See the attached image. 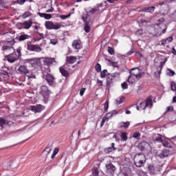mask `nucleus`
<instances>
[{
	"label": "nucleus",
	"mask_w": 176,
	"mask_h": 176,
	"mask_svg": "<svg viewBox=\"0 0 176 176\" xmlns=\"http://www.w3.org/2000/svg\"><path fill=\"white\" fill-rule=\"evenodd\" d=\"M108 53H109L111 56H113L115 54V50H113V48L111 47H108Z\"/></svg>",
	"instance_id": "46"
},
{
	"label": "nucleus",
	"mask_w": 176,
	"mask_h": 176,
	"mask_svg": "<svg viewBox=\"0 0 176 176\" xmlns=\"http://www.w3.org/2000/svg\"><path fill=\"white\" fill-rule=\"evenodd\" d=\"M5 58L7 60V61H8V63L13 64V63L18 61L19 58L17 56V53L14 52L12 54H10L9 55L6 56Z\"/></svg>",
	"instance_id": "6"
},
{
	"label": "nucleus",
	"mask_w": 176,
	"mask_h": 176,
	"mask_svg": "<svg viewBox=\"0 0 176 176\" xmlns=\"http://www.w3.org/2000/svg\"><path fill=\"white\" fill-rule=\"evenodd\" d=\"M86 91V88H82L80 91V96L81 97L85 94V92Z\"/></svg>",
	"instance_id": "59"
},
{
	"label": "nucleus",
	"mask_w": 176,
	"mask_h": 176,
	"mask_svg": "<svg viewBox=\"0 0 176 176\" xmlns=\"http://www.w3.org/2000/svg\"><path fill=\"white\" fill-rule=\"evenodd\" d=\"M106 168H107V173L110 174L111 175L114 174L115 170H116V168L115 167V166H113V164H112L111 163L106 165Z\"/></svg>",
	"instance_id": "13"
},
{
	"label": "nucleus",
	"mask_w": 176,
	"mask_h": 176,
	"mask_svg": "<svg viewBox=\"0 0 176 176\" xmlns=\"http://www.w3.org/2000/svg\"><path fill=\"white\" fill-rule=\"evenodd\" d=\"M172 2H175V0H167V1H164L160 3H159L157 6H164L165 8L168 7V3H172Z\"/></svg>",
	"instance_id": "20"
},
{
	"label": "nucleus",
	"mask_w": 176,
	"mask_h": 176,
	"mask_svg": "<svg viewBox=\"0 0 176 176\" xmlns=\"http://www.w3.org/2000/svg\"><path fill=\"white\" fill-rule=\"evenodd\" d=\"M162 145L165 146V148H170L171 146V144L166 141L162 142Z\"/></svg>",
	"instance_id": "49"
},
{
	"label": "nucleus",
	"mask_w": 176,
	"mask_h": 176,
	"mask_svg": "<svg viewBox=\"0 0 176 176\" xmlns=\"http://www.w3.org/2000/svg\"><path fill=\"white\" fill-rule=\"evenodd\" d=\"M173 111H174V107H173V106L167 107L166 112H173Z\"/></svg>",
	"instance_id": "57"
},
{
	"label": "nucleus",
	"mask_w": 176,
	"mask_h": 176,
	"mask_svg": "<svg viewBox=\"0 0 176 176\" xmlns=\"http://www.w3.org/2000/svg\"><path fill=\"white\" fill-rule=\"evenodd\" d=\"M130 126V122H121L120 124V126L121 129H129V126Z\"/></svg>",
	"instance_id": "30"
},
{
	"label": "nucleus",
	"mask_w": 176,
	"mask_h": 176,
	"mask_svg": "<svg viewBox=\"0 0 176 176\" xmlns=\"http://www.w3.org/2000/svg\"><path fill=\"white\" fill-rule=\"evenodd\" d=\"M45 152H46L47 155H49V153H50V152H52V148H50V147H47V148L43 151V153H45Z\"/></svg>",
	"instance_id": "52"
},
{
	"label": "nucleus",
	"mask_w": 176,
	"mask_h": 176,
	"mask_svg": "<svg viewBox=\"0 0 176 176\" xmlns=\"http://www.w3.org/2000/svg\"><path fill=\"white\" fill-rule=\"evenodd\" d=\"M155 9H156V7L155 6L145 7L142 10H140V12H144L147 13H153V12H155Z\"/></svg>",
	"instance_id": "19"
},
{
	"label": "nucleus",
	"mask_w": 176,
	"mask_h": 176,
	"mask_svg": "<svg viewBox=\"0 0 176 176\" xmlns=\"http://www.w3.org/2000/svg\"><path fill=\"white\" fill-rule=\"evenodd\" d=\"M118 148L115 147V143H111V146L107 147L104 149V153L107 155L113 152L114 151H117Z\"/></svg>",
	"instance_id": "15"
},
{
	"label": "nucleus",
	"mask_w": 176,
	"mask_h": 176,
	"mask_svg": "<svg viewBox=\"0 0 176 176\" xmlns=\"http://www.w3.org/2000/svg\"><path fill=\"white\" fill-rule=\"evenodd\" d=\"M60 151V148H55L53 151V154L56 155L57 153H58V152Z\"/></svg>",
	"instance_id": "61"
},
{
	"label": "nucleus",
	"mask_w": 176,
	"mask_h": 176,
	"mask_svg": "<svg viewBox=\"0 0 176 176\" xmlns=\"http://www.w3.org/2000/svg\"><path fill=\"white\" fill-rule=\"evenodd\" d=\"M170 89L173 90V91H175L176 90V84L175 82L173 81L170 83Z\"/></svg>",
	"instance_id": "43"
},
{
	"label": "nucleus",
	"mask_w": 176,
	"mask_h": 176,
	"mask_svg": "<svg viewBox=\"0 0 176 176\" xmlns=\"http://www.w3.org/2000/svg\"><path fill=\"white\" fill-rule=\"evenodd\" d=\"M109 65H111V67H113L114 68H118L119 66L118 65L117 62H113L111 60H109Z\"/></svg>",
	"instance_id": "36"
},
{
	"label": "nucleus",
	"mask_w": 176,
	"mask_h": 176,
	"mask_svg": "<svg viewBox=\"0 0 176 176\" xmlns=\"http://www.w3.org/2000/svg\"><path fill=\"white\" fill-rule=\"evenodd\" d=\"M168 75L169 76H174V75H175V72L173 70H169Z\"/></svg>",
	"instance_id": "62"
},
{
	"label": "nucleus",
	"mask_w": 176,
	"mask_h": 176,
	"mask_svg": "<svg viewBox=\"0 0 176 176\" xmlns=\"http://www.w3.org/2000/svg\"><path fill=\"white\" fill-rule=\"evenodd\" d=\"M83 45H82V41L80 40H74L72 43V47L75 49L76 50H79L82 49Z\"/></svg>",
	"instance_id": "14"
},
{
	"label": "nucleus",
	"mask_w": 176,
	"mask_h": 176,
	"mask_svg": "<svg viewBox=\"0 0 176 176\" xmlns=\"http://www.w3.org/2000/svg\"><path fill=\"white\" fill-rule=\"evenodd\" d=\"M107 119H108L107 118V116H105L104 118H103V119L102 120L101 122H100V127H102V126H104L105 121L107 120Z\"/></svg>",
	"instance_id": "55"
},
{
	"label": "nucleus",
	"mask_w": 176,
	"mask_h": 176,
	"mask_svg": "<svg viewBox=\"0 0 176 176\" xmlns=\"http://www.w3.org/2000/svg\"><path fill=\"white\" fill-rule=\"evenodd\" d=\"M168 156H170V151L168 150H164L156 153V157L159 159H164V157H167Z\"/></svg>",
	"instance_id": "11"
},
{
	"label": "nucleus",
	"mask_w": 176,
	"mask_h": 176,
	"mask_svg": "<svg viewBox=\"0 0 176 176\" xmlns=\"http://www.w3.org/2000/svg\"><path fill=\"white\" fill-rule=\"evenodd\" d=\"M82 20L84 22V31L86 32V34H89L91 30V28H90V21H87V14L85 16L83 15L82 16Z\"/></svg>",
	"instance_id": "7"
},
{
	"label": "nucleus",
	"mask_w": 176,
	"mask_h": 176,
	"mask_svg": "<svg viewBox=\"0 0 176 176\" xmlns=\"http://www.w3.org/2000/svg\"><path fill=\"white\" fill-rule=\"evenodd\" d=\"M138 174L140 176H148V173H146V172H144L142 170L139 171Z\"/></svg>",
	"instance_id": "54"
},
{
	"label": "nucleus",
	"mask_w": 176,
	"mask_h": 176,
	"mask_svg": "<svg viewBox=\"0 0 176 176\" xmlns=\"http://www.w3.org/2000/svg\"><path fill=\"white\" fill-rule=\"evenodd\" d=\"M49 6H51V8L50 10H47L45 12L46 13H52L53 10H54V8L52 6V4H49Z\"/></svg>",
	"instance_id": "60"
},
{
	"label": "nucleus",
	"mask_w": 176,
	"mask_h": 176,
	"mask_svg": "<svg viewBox=\"0 0 176 176\" xmlns=\"http://www.w3.org/2000/svg\"><path fill=\"white\" fill-rule=\"evenodd\" d=\"M95 69L96 72H101V65H100V63H96Z\"/></svg>",
	"instance_id": "41"
},
{
	"label": "nucleus",
	"mask_w": 176,
	"mask_h": 176,
	"mask_svg": "<svg viewBox=\"0 0 176 176\" xmlns=\"http://www.w3.org/2000/svg\"><path fill=\"white\" fill-rule=\"evenodd\" d=\"M32 25V20H28L23 23H19L17 24L18 28L19 30L24 29V30H30L31 28V26Z\"/></svg>",
	"instance_id": "5"
},
{
	"label": "nucleus",
	"mask_w": 176,
	"mask_h": 176,
	"mask_svg": "<svg viewBox=\"0 0 176 176\" xmlns=\"http://www.w3.org/2000/svg\"><path fill=\"white\" fill-rule=\"evenodd\" d=\"M153 103L152 102V96H148L144 102H140L139 106H137L138 111H145L146 108H152Z\"/></svg>",
	"instance_id": "2"
},
{
	"label": "nucleus",
	"mask_w": 176,
	"mask_h": 176,
	"mask_svg": "<svg viewBox=\"0 0 176 176\" xmlns=\"http://www.w3.org/2000/svg\"><path fill=\"white\" fill-rule=\"evenodd\" d=\"M31 111L35 113H41L42 111H45V107L42 106V104L31 106Z\"/></svg>",
	"instance_id": "12"
},
{
	"label": "nucleus",
	"mask_w": 176,
	"mask_h": 176,
	"mask_svg": "<svg viewBox=\"0 0 176 176\" xmlns=\"http://www.w3.org/2000/svg\"><path fill=\"white\" fill-rule=\"evenodd\" d=\"M119 0H107L104 1L105 5H107V2H109V3H115V2H118Z\"/></svg>",
	"instance_id": "56"
},
{
	"label": "nucleus",
	"mask_w": 176,
	"mask_h": 176,
	"mask_svg": "<svg viewBox=\"0 0 176 176\" xmlns=\"http://www.w3.org/2000/svg\"><path fill=\"white\" fill-rule=\"evenodd\" d=\"M31 38V36L28 34H21L19 37V42H23V41H25L26 39H30Z\"/></svg>",
	"instance_id": "26"
},
{
	"label": "nucleus",
	"mask_w": 176,
	"mask_h": 176,
	"mask_svg": "<svg viewBox=\"0 0 176 176\" xmlns=\"http://www.w3.org/2000/svg\"><path fill=\"white\" fill-rule=\"evenodd\" d=\"M98 174H100V171L98 168H94L92 170V175L93 176H98Z\"/></svg>",
	"instance_id": "38"
},
{
	"label": "nucleus",
	"mask_w": 176,
	"mask_h": 176,
	"mask_svg": "<svg viewBox=\"0 0 176 176\" xmlns=\"http://www.w3.org/2000/svg\"><path fill=\"white\" fill-rule=\"evenodd\" d=\"M163 69V65L162 63H160V68L157 69V72L154 73V76L155 78H160V74H162V69Z\"/></svg>",
	"instance_id": "24"
},
{
	"label": "nucleus",
	"mask_w": 176,
	"mask_h": 176,
	"mask_svg": "<svg viewBox=\"0 0 176 176\" xmlns=\"http://www.w3.org/2000/svg\"><path fill=\"white\" fill-rule=\"evenodd\" d=\"M19 72H20L21 75H27L30 74V70L27 68L25 65H21L18 69Z\"/></svg>",
	"instance_id": "16"
},
{
	"label": "nucleus",
	"mask_w": 176,
	"mask_h": 176,
	"mask_svg": "<svg viewBox=\"0 0 176 176\" xmlns=\"http://www.w3.org/2000/svg\"><path fill=\"white\" fill-rule=\"evenodd\" d=\"M127 82L131 83V85H134V83H135V78H134V75L130 74Z\"/></svg>",
	"instance_id": "28"
},
{
	"label": "nucleus",
	"mask_w": 176,
	"mask_h": 176,
	"mask_svg": "<svg viewBox=\"0 0 176 176\" xmlns=\"http://www.w3.org/2000/svg\"><path fill=\"white\" fill-rule=\"evenodd\" d=\"M59 70H60L61 75H63V76H65V78H68V76H69V72H68V71H67L64 68V66L62 67H60Z\"/></svg>",
	"instance_id": "23"
},
{
	"label": "nucleus",
	"mask_w": 176,
	"mask_h": 176,
	"mask_svg": "<svg viewBox=\"0 0 176 176\" xmlns=\"http://www.w3.org/2000/svg\"><path fill=\"white\" fill-rule=\"evenodd\" d=\"M76 60L77 58L75 56L67 57V61L69 64H74V63H76Z\"/></svg>",
	"instance_id": "27"
},
{
	"label": "nucleus",
	"mask_w": 176,
	"mask_h": 176,
	"mask_svg": "<svg viewBox=\"0 0 176 176\" xmlns=\"http://www.w3.org/2000/svg\"><path fill=\"white\" fill-rule=\"evenodd\" d=\"M115 115H118V112L113 110L111 112L107 113L106 114V118H107V120H109V119H111V118L113 116H115Z\"/></svg>",
	"instance_id": "25"
},
{
	"label": "nucleus",
	"mask_w": 176,
	"mask_h": 176,
	"mask_svg": "<svg viewBox=\"0 0 176 176\" xmlns=\"http://www.w3.org/2000/svg\"><path fill=\"white\" fill-rule=\"evenodd\" d=\"M108 108H109V102L107 100L104 104V112H107V111H108Z\"/></svg>",
	"instance_id": "42"
},
{
	"label": "nucleus",
	"mask_w": 176,
	"mask_h": 176,
	"mask_svg": "<svg viewBox=\"0 0 176 176\" xmlns=\"http://www.w3.org/2000/svg\"><path fill=\"white\" fill-rule=\"evenodd\" d=\"M148 143L146 142H142L140 144V146L143 147V149L145 148V145H146Z\"/></svg>",
	"instance_id": "64"
},
{
	"label": "nucleus",
	"mask_w": 176,
	"mask_h": 176,
	"mask_svg": "<svg viewBox=\"0 0 176 176\" xmlns=\"http://www.w3.org/2000/svg\"><path fill=\"white\" fill-rule=\"evenodd\" d=\"M33 52H36L37 53H39L42 52V48L38 45H34Z\"/></svg>",
	"instance_id": "32"
},
{
	"label": "nucleus",
	"mask_w": 176,
	"mask_h": 176,
	"mask_svg": "<svg viewBox=\"0 0 176 176\" xmlns=\"http://www.w3.org/2000/svg\"><path fill=\"white\" fill-rule=\"evenodd\" d=\"M40 94L43 97V101L44 104H47V101H49L50 97V90H49V87L46 85H42L41 87Z\"/></svg>",
	"instance_id": "3"
},
{
	"label": "nucleus",
	"mask_w": 176,
	"mask_h": 176,
	"mask_svg": "<svg viewBox=\"0 0 176 176\" xmlns=\"http://www.w3.org/2000/svg\"><path fill=\"white\" fill-rule=\"evenodd\" d=\"M13 45H14V40L11 41H6L2 47V50H12Z\"/></svg>",
	"instance_id": "9"
},
{
	"label": "nucleus",
	"mask_w": 176,
	"mask_h": 176,
	"mask_svg": "<svg viewBox=\"0 0 176 176\" xmlns=\"http://www.w3.org/2000/svg\"><path fill=\"white\" fill-rule=\"evenodd\" d=\"M17 3H19V5H24V3H25V0H17Z\"/></svg>",
	"instance_id": "63"
},
{
	"label": "nucleus",
	"mask_w": 176,
	"mask_h": 176,
	"mask_svg": "<svg viewBox=\"0 0 176 176\" xmlns=\"http://www.w3.org/2000/svg\"><path fill=\"white\" fill-rule=\"evenodd\" d=\"M8 120L3 118H0V126L3 127V124H6Z\"/></svg>",
	"instance_id": "35"
},
{
	"label": "nucleus",
	"mask_w": 176,
	"mask_h": 176,
	"mask_svg": "<svg viewBox=\"0 0 176 176\" xmlns=\"http://www.w3.org/2000/svg\"><path fill=\"white\" fill-rule=\"evenodd\" d=\"M129 74L133 75L136 79H141L142 78V74L140 73V68L138 67L131 69L129 71Z\"/></svg>",
	"instance_id": "8"
},
{
	"label": "nucleus",
	"mask_w": 176,
	"mask_h": 176,
	"mask_svg": "<svg viewBox=\"0 0 176 176\" xmlns=\"http://www.w3.org/2000/svg\"><path fill=\"white\" fill-rule=\"evenodd\" d=\"M71 14L69 15H60V17L62 20H66V19H68Z\"/></svg>",
	"instance_id": "58"
},
{
	"label": "nucleus",
	"mask_w": 176,
	"mask_h": 176,
	"mask_svg": "<svg viewBox=\"0 0 176 176\" xmlns=\"http://www.w3.org/2000/svg\"><path fill=\"white\" fill-rule=\"evenodd\" d=\"M31 16V13L30 12H26L23 14V19H27V17H30Z\"/></svg>",
	"instance_id": "51"
},
{
	"label": "nucleus",
	"mask_w": 176,
	"mask_h": 176,
	"mask_svg": "<svg viewBox=\"0 0 176 176\" xmlns=\"http://www.w3.org/2000/svg\"><path fill=\"white\" fill-rule=\"evenodd\" d=\"M26 61L31 64V65H38L41 64V59L38 58H33L30 59H27Z\"/></svg>",
	"instance_id": "18"
},
{
	"label": "nucleus",
	"mask_w": 176,
	"mask_h": 176,
	"mask_svg": "<svg viewBox=\"0 0 176 176\" xmlns=\"http://www.w3.org/2000/svg\"><path fill=\"white\" fill-rule=\"evenodd\" d=\"M45 27L46 30H60L61 28V23L47 21L45 23Z\"/></svg>",
	"instance_id": "4"
},
{
	"label": "nucleus",
	"mask_w": 176,
	"mask_h": 176,
	"mask_svg": "<svg viewBox=\"0 0 176 176\" xmlns=\"http://www.w3.org/2000/svg\"><path fill=\"white\" fill-rule=\"evenodd\" d=\"M58 42V40L57 39V38L50 40L51 45H57Z\"/></svg>",
	"instance_id": "47"
},
{
	"label": "nucleus",
	"mask_w": 176,
	"mask_h": 176,
	"mask_svg": "<svg viewBox=\"0 0 176 176\" xmlns=\"http://www.w3.org/2000/svg\"><path fill=\"white\" fill-rule=\"evenodd\" d=\"M133 138H136V140H140L141 137V133L140 132H135L133 135Z\"/></svg>",
	"instance_id": "40"
},
{
	"label": "nucleus",
	"mask_w": 176,
	"mask_h": 176,
	"mask_svg": "<svg viewBox=\"0 0 176 176\" xmlns=\"http://www.w3.org/2000/svg\"><path fill=\"white\" fill-rule=\"evenodd\" d=\"M43 63L45 65H47V67H49L52 65L53 63H56V59L54 58L45 57L43 58Z\"/></svg>",
	"instance_id": "17"
},
{
	"label": "nucleus",
	"mask_w": 176,
	"mask_h": 176,
	"mask_svg": "<svg viewBox=\"0 0 176 176\" xmlns=\"http://www.w3.org/2000/svg\"><path fill=\"white\" fill-rule=\"evenodd\" d=\"M16 56H18L19 58H20V57H21V48L19 47L16 50Z\"/></svg>",
	"instance_id": "50"
},
{
	"label": "nucleus",
	"mask_w": 176,
	"mask_h": 176,
	"mask_svg": "<svg viewBox=\"0 0 176 176\" xmlns=\"http://www.w3.org/2000/svg\"><path fill=\"white\" fill-rule=\"evenodd\" d=\"M35 45H32L30 41L27 43V49L29 52H33Z\"/></svg>",
	"instance_id": "29"
},
{
	"label": "nucleus",
	"mask_w": 176,
	"mask_h": 176,
	"mask_svg": "<svg viewBox=\"0 0 176 176\" xmlns=\"http://www.w3.org/2000/svg\"><path fill=\"white\" fill-rule=\"evenodd\" d=\"M133 162L137 167H143L146 163V157L144 153H138L133 157Z\"/></svg>",
	"instance_id": "1"
},
{
	"label": "nucleus",
	"mask_w": 176,
	"mask_h": 176,
	"mask_svg": "<svg viewBox=\"0 0 176 176\" xmlns=\"http://www.w3.org/2000/svg\"><path fill=\"white\" fill-rule=\"evenodd\" d=\"M39 35V37L36 38V42H39V41H41V39H45V36L43 34L38 33Z\"/></svg>",
	"instance_id": "45"
},
{
	"label": "nucleus",
	"mask_w": 176,
	"mask_h": 176,
	"mask_svg": "<svg viewBox=\"0 0 176 176\" xmlns=\"http://www.w3.org/2000/svg\"><path fill=\"white\" fill-rule=\"evenodd\" d=\"M120 138L122 141H127V133H124V132H121L120 134Z\"/></svg>",
	"instance_id": "33"
},
{
	"label": "nucleus",
	"mask_w": 176,
	"mask_h": 176,
	"mask_svg": "<svg viewBox=\"0 0 176 176\" xmlns=\"http://www.w3.org/2000/svg\"><path fill=\"white\" fill-rule=\"evenodd\" d=\"M123 100H124V97L122 96L119 99L116 100L115 103L116 105H120L123 102Z\"/></svg>",
	"instance_id": "34"
},
{
	"label": "nucleus",
	"mask_w": 176,
	"mask_h": 176,
	"mask_svg": "<svg viewBox=\"0 0 176 176\" xmlns=\"http://www.w3.org/2000/svg\"><path fill=\"white\" fill-rule=\"evenodd\" d=\"M44 79L50 86H53V85H54V76H53V75L47 74L45 76H44Z\"/></svg>",
	"instance_id": "10"
},
{
	"label": "nucleus",
	"mask_w": 176,
	"mask_h": 176,
	"mask_svg": "<svg viewBox=\"0 0 176 176\" xmlns=\"http://www.w3.org/2000/svg\"><path fill=\"white\" fill-rule=\"evenodd\" d=\"M111 85H113V78L112 77H110V76H108L107 77V83H106L107 89H111Z\"/></svg>",
	"instance_id": "21"
},
{
	"label": "nucleus",
	"mask_w": 176,
	"mask_h": 176,
	"mask_svg": "<svg viewBox=\"0 0 176 176\" xmlns=\"http://www.w3.org/2000/svg\"><path fill=\"white\" fill-rule=\"evenodd\" d=\"M107 74H108V70L104 69L100 72V78H104L107 76Z\"/></svg>",
	"instance_id": "37"
},
{
	"label": "nucleus",
	"mask_w": 176,
	"mask_h": 176,
	"mask_svg": "<svg viewBox=\"0 0 176 176\" xmlns=\"http://www.w3.org/2000/svg\"><path fill=\"white\" fill-rule=\"evenodd\" d=\"M121 87L123 89V90H126L129 89V85H127V82H124L123 83L121 84Z\"/></svg>",
	"instance_id": "44"
},
{
	"label": "nucleus",
	"mask_w": 176,
	"mask_h": 176,
	"mask_svg": "<svg viewBox=\"0 0 176 176\" xmlns=\"http://www.w3.org/2000/svg\"><path fill=\"white\" fill-rule=\"evenodd\" d=\"M96 12H98V9H97V8H92L91 10H90L89 11V13H90L91 14H94V13H96Z\"/></svg>",
	"instance_id": "53"
},
{
	"label": "nucleus",
	"mask_w": 176,
	"mask_h": 176,
	"mask_svg": "<svg viewBox=\"0 0 176 176\" xmlns=\"http://www.w3.org/2000/svg\"><path fill=\"white\" fill-rule=\"evenodd\" d=\"M119 75H120V73L119 72H115L113 74H109L108 76H110L111 78H112L113 79V78H116V76H119Z\"/></svg>",
	"instance_id": "39"
},
{
	"label": "nucleus",
	"mask_w": 176,
	"mask_h": 176,
	"mask_svg": "<svg viewBox=\"0 0 176 176\" xmlns=\"http://www.w3.org/2000/svg\"><path fill=\"white\" fill-rule=\"evenodd\" d=\"M37 14L40 17H43V19H45V20H50V19H52V14L38 12Z\"/></svg>",
	"instance_id": "22"
},
{
	"label": "nucleus",
	"mask_w": 176,
	"mask_h": 176,
	"mask_svg": "<svg viewBox=\"0 0 176 176\" xmlns=\"http://www.w3.org/2000/svg\"><path fill=\"white\" fill-rule=\"evenodd\" d=\"M148 171L150 174H155V166L153 165H150L148 166Z\"/></svg>",
	"instance_id": "31"
},
{
	"label": "nucleus",
	"mask_w": 176,
	"mask_h": 176,
	"mask_svg": "<svg viewBox=\"0 0 176 176\" xmlns=\"http://www.w3.org/2000/svg\"><path fill=\"white\" fill-rule=\"evenodd\" d=\"M6 124H8L10 127H12V126H16V122H12V121H8Z\"/></svg>",
	"instance_id": "48"
}]
</instances>
